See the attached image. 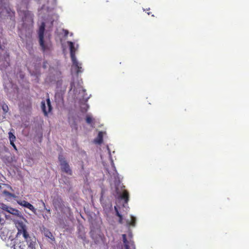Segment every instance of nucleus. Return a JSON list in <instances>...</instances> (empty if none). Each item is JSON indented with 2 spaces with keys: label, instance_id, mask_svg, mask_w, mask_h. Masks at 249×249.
<instances>
[{
  "label": "nucleus",
  "instance_id": "14",
  "mask_svg": "<svg viewBox=\"0 0 249 249\" xmlns=\"http://www.w3.org/2000/svg\"><path fill=\"white\" fill-rule=\"evenodd\" d=\"M86 123L91 127H94L95 119L90 115H87L86 117Z\"/></svg>",
  "mask_w": 249,
  "mask_h": 249
},
{
  "label": "nucleus",
  "instance_id": "30",
  "mask_svg": "<svg viewBox=\"0 0 249 249\" xmlns=\"http://www.w3.org/2000/svg\"><path fill=\"white\" fill-rule=\"evenodd\" d=\"M148 15H150V12H147Z\"/></svg>",
  "mask_w": 249,
  "mask_h": 249
},
{
  "label": "nucleus",
  "instance_id": "10",
  "mask_svg": "<svg viewBox=\"0 0 249 249\" xmlns=\"http://www.w3.org/2000/svg\"><path fill=\"white\" fill-rule=\"evenodd\" d=\"M123 240L125 249H135L134 243L132 241H128L126 239V235L125 234L122 235Z\"/></svg>",
  "mask_w": 249,
  "mask_h": 249
},
{
  "label": "nucleus",
  "instance_id": "4",
  "mask_svg": "<svg viewBox=\"0 0 249 249\" xmlns=\"http://www.w3.org/2000/svg\"><path fill=\"white\" fill-rule=\"evenodd\" d=\"M54 20V18H53V17H49V18L47 19V21L45 22H42L41 25L39 26L38 32L39 42L40 45L43 50L45 49L46 48L43 41L45 27L46 26L49 28L52 27Z\"/></svg>",
  "mask_w": 249,
  "mask_h": 249
},
{
  "label": "nucleus",
  "instance_id": "18",
  "mask_svg": "<svg viewBox=\"0 0 249 249\" xmlns=\"http://www.w3.org/2000/svg\"><path fill=\"white\" fill-rule=\"evenodd\" d=\"M3 194H4L5 196H7L8 198L11 197L16 198L17 197L14 194H11L6 190H4L3 192Z\"/></svg>",
  "mask_w": 249,
  "mask_h": 249
},
{
  "label": "nucleus",
  "instance_id": "20",
  "mask_svg": "<svg viewBox=\"0 0 249 249\" xmlns=\"http://www.w3.org/2000/svg\"><path fill=\"white\" fill-rule=\"evenodd\" d=\"M9 206L6 205L5 204H3L2 203H0V209H2V210L7 212Z\"/></svg>",
  "mask_w": 249,
  "mask_h": 249
},
{
  "label": "nucleus",
  "instance_id": "27",
  "mask_svg": "<svg viewBox=\"0 0 249 249\" xmlns=\"http://www.w3.org/2000/svg\"><path fill=\"white\" fill-rule=\"evenodd\" d=\"M10 144L12 145V146L14 147V148L15 149V150H17V148H16V146L15 145V144H14V142H13V143H10Z\"/></svg>",
  "mask_w": 249,
  "mask_h": 249
},
{
  "label": "nucleus",
  "instance_id": "13",
  "mask_svg": "<svg viewBox=\"0 0 249 249\" xmlns=\"http://www.w3.org/2000/svg\"><path fill=\"white\" fill-rule=\"evenodd\" d=\"M41 232L43 233L46 237H48L49 238L51 239L52 240H53L54 239V238L53 236L52 233L49 231V230H48L45 227H42L41 228Z\"/></svg>",
  "mask_w": 249,
  "mask_h": 249
},
{
  "label": "nucleus",
  "instance_id": "23",
  "mask_svg": "<svg viewBox=\"0 0 249 249\" xmlns=\"http://www.w3.org/2000/svg\"><path fill=\"white\" fill-rule=\"evenodd\" d=\"M72 88H73V84H71V89H70V92H69L70 95L72 94V93H73L74 91V89H73V90H72Z\"/></svg>",
  "mask_w": 249,
  "mask_h": 249
},
{
  "label": "nucleus",
  "instance_id": "24",
  "mask_svg": "<svg viewBox=\"0 0 249 249\" xmlns=\"http://www.w3.org/2000/svg\"><path fill=\"white\" fill-rule=\"evenodd\" d=\"M83 71V69L81 66V64L79 63V73Z\"/></svg>",
  "mask_w": 249,
  "mask_h": 249
},
{
  "label": "nucleus",
  "instance_id": "31",
  "mask_svg": "<svg viewBox=\"0 0 249 249\" xmlns=\"http://www.w3.org/2000/svg\"><path fill=\"white\" fill-rule=\"evenodd\" d=\"M25 7L26 6V2L25 3Z\"/></svg>",
  "mask_w": 249,
  "mask_h": 249
},
{
  "label": "nucleus",
  "instance_id": "1",
  "mask_svg": "<svg viewBox=\"0 0 249 249\" xmlns=\"http://www.w3.org/2000/svg\"><path fill=\"white\" fill-rule=\"evenodd\" d=\"M19 16L22 18V27L20 32L22 35L29 36L32 33L33 26V15L31 12L24 10H18Z\"/></svg>",
  "mask_w": 249,
  "mask_h": 249
},
{
  "label": "nucleus",
  "instance_id": "7",
  "mask_svg": "<svg viewBox=\"0 0 249 249\" xmlns=\"http://www.w3.org/2000/svg\"><path fill=\"white\" fill-rule=\"evenodd\" d=\"M58 159L62 171L68 175H71L72 171L63 156L62 155H59Z\"/></svg>",
  "mask_w": 249,
  "mask_h": 249
},
{
  "label": "nucleus",
  "instance_id": "32",
  "mask_svg": "<svg viewBox=\"0 0 249 249\" xmlns=\"http://www.w3.org/2000/svg\"><path fill=\"white\" fill-rule=\"evenodd\" d=\"M1 189V185H0V189Z\"/></svg>",
  "mask_w": 249,
  "mask_h": 249
},
{
  "label": "nucleus",
  "instance_id": "9",
  "mask_svg": "<svg viewBox=\"0 0 249 249\" xmlns=\"http://www.w3.org/2000/svg\"><path fill=\"white\" fill-rule=\"evenodd\" d=\"M41 109L44 112L45 115H47L48 113L51 111L52 109V107L51 105V102L49 99L47 100V106L45 104V101L41 102Z\"/></svg>",
  "mask_w": 249,
  "mask_h": 249
},
{
  "label": "nucleus",
  "instance_id": "19",
  "mask_svg": "<svg viewBox=\"0 0 249 249\" xmlns=\"http://www.w3.org/2000/svg\"><path fill=\"white\" fill-rule=\"evenodd\" d=\"M8 135L10 143H13V142H14L16 140L15 136L11 132L8 133Z\"/></svg>",
  "mask_w": 249,
  "mask_h": 249
},
{
  "label": "nucleus",
  "instance_id": "3",
  "mask_svg": "<svg viewBox=\"0 0 249 249\" xmlns=\"http://www.w3.org/2000/svg\"><path fill=\"white\" fill-rule=\"evenodd\" d=\"M81 160V174L84 177V181L87 182L89 175V168L88 158L85 152L81 151L79 154Z\"/></svg>",
  "mask_w": 249,
  "mask_h": 249
},
{
  "label": "nucleus",
  "instance_id": "5",
  "mask_svg": "<svg viewBox=\"0 0 249 249\" xmlns=\"http://www.w3.org/2000/svg\"><path fill=\"white\" fill-rule=\"evenodd\" d=\"M70 49V54L71 61L72 62V65L71 66V74H78V63L76 61V58L75 56V51L76 49L74 47L73 44L72 42H68Z\"/></svg>",
  "mask_w": 249,
  "mask_h": 249
},
{
  "label": "nucleus",
  "instance_id": "26",
  "mask_svg": "<svg viewBox=\"0 0 249 249\" xmlns=\"http://www.w3.org/2000/svg\"><path fill=\"white\" fill-rule=\"evenodd\" d=\"M45 5H43L42 7H41V9L38 10L39 15H41L42 14L41 11L42 10H43L45 8Z\"/></svg>",
  "mask_w": 249,
  "mask_h": 249
},
{
  "label": "nucleus",
  "instance_id": "2",
  "mask_svg": "<svg viewBox=\"0 0 249 249\" xmlns=\"http://www.w3.org/2000/svg\"><path fill=\"white\" fill-rule=\"evenodd\" d=\"M81 84H83V82L79 81V108L82 112H86L89 108L87 102L91 97V94L86 92V89Z\"/></svg>",
  "mask_w": 249,
  "mask_h": 249
},
{
  "label": "nucleus",
  "instance_id": "29",
  "mask_svg": "<svg viewBox=\"0 0 249 249\" xmlns=\"http://www.w3.org/2000/svg\"><path fill=\"white\" fill-rule=\"evenodd\" d=\"M46 210H47V211L48 212H50V210L49 209H48H48H46Z\"/></svg>",
  "mask_w": 249,
  "mask_h": 249
},
{
  "label": "nucleus",
  "instance_id": "6",
  "mask_svg": "<svg viewBox=\"0 0 249 249\" xmlns=\"http://www.w3.org/2000/svg\"><path fill=\"white\" fill-rule=\"evenodd\" d=\"M16 226L18 230V234H22L24 238L27 241L30 236L27 232L26 225L22 221H17L16 222Z\"/></svg>",
  "mask_w": 249,
  "mask_h": 249
},
{
  "label": "nucleus",
  "instance_id": "16",
  "mask_svg": "<svg viewBox=\"0 0 249 249\" xmlns=\"http://www.w3.org/2000/svg\"><path fill=\"white\" fill-rule=\"evenodd\" d=\"M114 210H115V211L116 212V215L118 216L119 217V222L120 224L123 223V216L119 213L117 206H114Z\"/></svg>",
  "mask_w": 249,
  "mask_h": 249
},
{
  "label": "nucleus",
  "instance_id": "12",
  "mask_svg": "<svg viewBox=\"0 0 249 249\" xmlns=\"http://www.w3.org/2000/svg\"><path fill=\"white\" fill-rule=\"evenodd\" d=\"M7 212L11 214H12L13 215H17L18 217L24 219L25 221L27 222L26 220L23 217L21 213L18 210L9 207L7 211Z\"/></svg>",
  "mask_w": 249,
  "mask_h": 249
},
{
  "label": "nucleus",
  "instance_id": "15",
  "mask_svg": "<svg viewBox=\"0 0 249 249\" xmlns=\"http://www.w3.org/2000/svg\"><path fill=\"white\" fill-rule=\"evenodd\" d=\"M121 198L124 199L125 203H127L129 200L128 192L126 190H124L121 196Z\"/></svg>",
  "mask_w": 249,
  "mask_h": 249
},
{
  "label": "nucleus",
  "instance_id": "17",
  "mask_svg": "<svg viewBox=\"0 0 249 249\" xmlns=\"http://www.w3.org/2000/svg\"><path fill=\"white\" fill-rule=\"evenodd\" d=\"M103 135L102 132L101 131L99 132L98 133V134L97 136V138L95 140L96 142H97L98 143H99V144L103 142Z\"/></svg>",
  "mask_w": 249,
  "mask_h": 249
},
{
  "label": "nucleus",
  "instance_id": "8",
  "mask_svg": "<svg viewBox=\"0 0 249 249\" xmlns=\"http://www.w3.org/2000/svg\"><path fill=\"white\" fill-rule=\"evenodd\" d=\"M77 115L76 112H70L69 116V124L72 129L77 130Z\"/></svg>",
  "mask_w": 249,
  "mask_h": 249
},
{
  "label": "nucleus",
  "instance_id": "22",
  "mask_svg": "<svg viewBox=\"0 0 249 249\" xmlns=\"http://www.w3.org/2000/svg\"><path fill=\"white\" fill-rule=\"evenodd\" d=\"M2 108L3 110V111L4 112V113H6L8 112V107L6 105H5V104L3 105L2 106Z\"/></svg>",
  "mask_w": 249,
  "mask_h": 249
},
{
  "label": "nucleus",
  "instance_id": "25",
  "mask_svg": "<svg viewBox=\"0 0 249 249\" xmlns=\"http://www.w3.org/2000/svg\"><path fill=\"white\" fill-rule=\"evenodd\" d=\"M62 31H63V32L64 33V36H68V34H69L68 31L66 30H64V29H63Z\"/></svg>",
  "mask_w": 249,
  "mask_h": 249
},
{
  "label": "nucleus",
  "instance_id": "28",
  "mask_svg": "<svg viewBox=\"0 0 249 249\" xmlns=\"http://www.w3.org/2000/svg\"><path fill=\"white\" fill-rule=\"evenodd\" d=\"M43 67L44 68H47V65H46V63H44V65H43Z\"/></svg>",
  "mask_w": 249,
  "mask_h": 249
},
{
  "label": "nucleus",
  "instance_id": "21",
  "mask_svg": "<svg viewBox=\"0 0 249 249\" xmlns=\"http://www.w3.org/2000/svg\"><path fill=\"white\" fill-rule=\"evenodd\" d=\"M136 218L133 216H131V221L129 223V225L135 226L136 224Z\"/></svg>",
  "mask_w": 249,
  "mask_h": 249
},
{
  "label": "nucleus",
  "instance_id": "11",
  "mask_svg": "<svg viewBox=\"0 0 249 249\" xmlns=\"http://www.w3.org/2000/svg\"><path fill=\"white\" fill-rule=\"evenodd\" d=\"M18 203L20 206L25 207L26 208H28L31 211H32L34 213H36V209L30 203L26 201H18Z\"/></svg>",
  "mask_w": 249,
  "mask_h": 249
}]
</instances>
